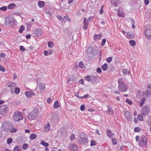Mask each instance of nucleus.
<instances>
[{
    "instance_id": "2",
    "label": "nucleus",
    "mask_w": 151,
    "mask_h": 151,
    "mask_svg": "<svg viewBox=\"0 0 151 151\" xmlns=\"http://www.w3.org/2000/svg\"><path fill=\"white\" fill-rule=\"evenodd\" d=\"M38 114V110L37 108H35L32 112L28 114V118L30 120L35 119Z\"/></svg>"
},
{
    "instance_id": "53",
    "label": "nucleus",
    "mask_w": 151,
    "mask_h": 151,
    "mask_svg": "<svg viewBox=\"0 0 151 151\" xmlns=\"http://www.w3.org/2000/svg\"><path fill=\"white\" fill-rule=\"evenodd\" d=\"M85 109V106L84 105H81L80 107V109L81 111H83Z\"/></svg>"
},
{
    "instance_id": "18",
    "label": "nucleus",
    "mask_w": 151,
    "mask_h": 151,
    "mask_svg": "<svg viewBox=\"0 0 151 151\" xmlns=\"http://www.w3.org/2000/svg\"><path fill=\"white\" fill-rule=\"evenodd\" d=\"M107 133L108 136L109 138H111L113 137L114 134L112 133L111 130L110 129H108L107 130Z\"/></svg>"
},
{
    "instance_id": "13",
    "label": "nucleus",
    "mask_w": 151,
    "mask_h": 151,
    "mask_svg": "<svg viewBox=\"0 0 151 151\" xmlns=\"http://www.w3.org/2000/svg\"><path fill=\"white\" fill-rule=\"evenodd\" d=\"M25 94L27 97L30 98L32 96H34L35 95V93L32 91H27L25 92Z\"/></svg>"
},
{
    "instance_id": "63",
    "label": "nucleus",
    "mask_w": 151,
    "mask_h": 151,
    "mask_svg": "<svg viewBox=\"0 0 151 151\" xmlns=\"http://www.w3.org/2000/svg\"><path fill=\"white\" fill-rule=\"evenodd\" d=\"M26 38L27 39H30L31 38L30 35L29 34H27L26 35Z\"/></svg>"
},
{
    "instance_id": "55",
    "label": "nucleus",
    "mask_w": 151,
    "mask_h": 151,
    "mask_svg": "<svg viewBox=\"0 0 151 151\" xmlns=\"http://www.w3.org/2000/svg\"><path fill=\"white\" fill-rule=\"evenodd\" d=\"M88 94H86L85 95H84L83 96H81V99L82 98H85V99H87L88 97Z\"/></svg>"
},
{
    "instance_id": "33",
    "label": "nucleus",
    "mask_w": 151,
    "mask_h": 151,
    "mask_svg": "<svg viewBox=\"0 0 151 151\" xmlns=\"http://www.w3.org/2000/svg\"><path fill=\"white\" fill-rule=\"evenodd\" d=\"M130 45L132 46H134L135 45L136 43L135 41L134 40H130L129 41Z\"/></svg>"
},
{
    "instance_id": "14",
    "label": "nucleus",
    "mask_w": 151,
    "mask_h": 151,
    "mask_svg": "<svg viewBox=\"0 0 151 151\" xmlns=\"http://www.w3.org/2000/svg\"><path fill=\"white\" fill-rule=\"evenodd\" d=\"M50 130V124L49 123L46 124L43 130L45 132H47Z\"/></svg>"
},
{
    "instance_id": "56",
    "label": "nucleus",
    "mask_w": 151,
    "mask_h": 151,
    "mask_svg": "<svg viewBox=\"0 0 151 151\" xmlns=\"http://www.w3.org/2000/svg\"><path fill=\"white\" fill-rule=\"evenodd\" d=\"M75 135L73 134H71L70 136V139L71 140H73L74 139Z\"/></svg>"
},
{
    "instance_id": "49",
    "label": "nucleus",
    "mask_w": 151,
    "mask_h": 151,
    "mask_svg": "<svg viewBox=\"0 0 151 151\" xmlns=\"http://www.w3.org/2000/svg\"><path fill=\"white\" fill-rule=\"evenodd\" d=\"M112 142L114 145H116L117 143V140L115 138H113L112 139Z\"/></svg>"
},
{
    "instance_id": "59",
    "label": "nucleus",
    "mask_w": 151,
    "mask_h": 151,
    "mask_svg": "<svg viewBox=\"0 0 151 151\" xmlns=\"http://www.w3.org/2000/svg\"><path fill=\"white\" fill-rule=\"evenodd\" d=\"M79 93L78 92H77L75 94V96L77 97L78 99H81V96H79Z\"/></svg>"
},
{
    "instance_id": "12",
    "label": "nucleus",
    "mask_w": 151,
    "mask_h": 151,
    "mask_svg": "<svg viewBox=\"0 0 151 151\" xmlns=\"http://www.w3.org/2000/svg\"><path fill=\"white\" fill-rule=\"evenodd\" d=\"M102 35L101 34H94L93 36L94 40L95 41L99 40L101 38Z\"/></svg>"
},
{
    "instance_id": "47",
    "label": "nucleus",
    "mask_w": 151,
    "mask_h": 151,
    "mask_svg": "<svg viewBox=\"0 0 151 151\" xmlns=\"http://www.w3.org/2000/svg\"><path fill=\"white\" fill-rule=\"evenodd\" d=\"M19 49L21 51L23 52L25 50V47L23 46H20L19 47Z\"/></svg>"
},
{
    "instance_id": "22",
    "label": "nucleus",
    "mask_w": 151,
    "mask_h": 151,
    "mask_svg": "<svg viewBox=\"0 0 151 151\" xmlns=\"http://www.w3.org/2000/svg\"><path fill=\"white\" fill-rule=\"evenodd\" d=\"M111 4L115 7L118 6L117 0H112L111 1Z\"/></svg>"
},
{
    "instance_id": "16",
    "label": "nucleus",
    "mask_w": 151,
    "mask_h": 151,
    "mask_svg": "<svg viewBox=\"0 0 151 151\" xmlns=\"http://www.w3.org/2000/svg\"><path fill=\"white\" fill-rule=\"evenodd\" d=\"M8 86L11 89H13L16 87V85L15 83L13 82H10L8 83Z\"/></svg>"
},
{
    "instance_id": "1",
    "label": "nucleus",
    "mask_w": 151,
    "mask_h": 151,
    "mask_svg": "<svg viewBox=\"0 0 151 151\" xmlns=\"http://www.w3.org/2000/svg\"><path fill=\"white\" fill-rule=\"evenodd\" d=\"M118 88L119 91L123 92H124L127 90V86L126 84L124 83L122 78L119 79L118 80Z\"/></svg>"
},
{
    "instance_id": "26",
    "label": "nucleus",
    "mask_w": 151,
    "mask_h": 151,
    "mask_svg": "<svg viewBox=\"0 0 151 151\" xmlns=\"http://www.w3.org/2000/svg\"><path fill=\"white\" fill-rule=\"evenodd\" d=\"M57 17L58 18V19L64 23L66 21L64 20L63 18L61 16L59 15H58L57 16Z\"/></svg>"
},
{
    "instance_id": "64",
    "label": "nucleus",
    "mask_w": 151,
    "mask_h": 151,
    "mask_svg": "<svg viewBox=\"0 0 151 151\" xmlns=\"http://www.w3.org/2000/svg\"><path fill=\"white\" fill-rule=\"evenodd\" d=\"M44 54L46 56H47L49 55V52L48 51H44Z\"/></svg>"
},
{
    "instance_id": "34",
    "label": "nucleus",
    "mask_w": 151,
    "mask_h": 151,
    "mask_svg": "<svg viewBox=\"0 0 151 151\" xmlns=\"http://www.w3.org/2000/svg\"><path fill=\"white\" fill-rule=\"evenodd\" d=\"M91 77H91L90 76H86L85 77V79L88 82H90L91 81Z\"/></svg>"
},
{
    "instance_id": "21",
    "label": "nucleus",
    "mask_w": 151,
    "mask_h": 151,
    "mask_svg": "<svg viewBox=\"0 0 151 151\" xmlns=\"http://www.w3.org/2000/svg\"><path fill=\"white\" fill-rule=\"evenodd\" d=\"M60 106L58 101H55L53 105V107L57 109L60 107Z\"/></svg>"
},
{
    "instance_id": "25",
    "label": "nucleus",
    "mask_w": 151,
    "mask_h": 151,
    "mask_svg": "<svg viewBox=\"0 0 151 151\" xmlns=\"http://www.w3.org/2000/svg\"><path fill=\"white\" fill-rule=\"evenodd\" d=\"M44 2L42 1H39L38 2V5L40 8H42L44 5Z\"/></svg>"
},
{
    "instance_id": "35",
    "label": "nucleus",
    "mask_w": 151,
    "mask_h": 151,
    "mask_svg": "<svg viewBox=\"0 0 151 151\" xmlns=\"http://www.w3.org/2000/svg\"><path fill=\"white\" fill-rule=\"evenodd\" d=\"M48 46L50 48H52L54 45L53 42H48L47 43Z\"/></svg>"
},
{
    "instance_id": "61",
    "label": "nucleus",
    "mask_w": 151,
    "mask_h": 151,
    "mask_svg": "<svg viewBox=\"0 0 151 151\" xmlns=\"http://www.w3.org/2000/svg\"><path fill=\"white\" fill-rule=\"evenodd\" d=\"M144 3L146 5H147L149 4V0H144Z\"/></svg>"
},
{
    "instance_id": "48",
    "label": "nucleus",
    "mask_w": 151,
    "mask_h": 151,
    "mask_svg": "<svg viewBox=\"0 0 151 151\" xmlns=\"http://www.w3.org/2000/svg\"><path fill=\"white\" fill-rule=\"evenodd\" d=\"M28 145L27 144H24L23 145V148L24 150H26L28 147Z\"/></svg>"
},
{
    "instance_id": "44",
    "label": "nucleus",
    "mask_w": 151,
    "mask_h": 151,
    "mask_svg": "<svg viewBox=\"0 0 151 151\" xmlns=\"http://www.w3.org/2000/svg\"><path fill=\"white\" fill-rule=\"evenodd\" d=\"M17 131V129L14 127H12L10 129V132L11 133L15 132Z\"/></svg>"
},
{
    "instance_id": "50",
    "label": "nucleus",
    "mask_w": 151,
    "mask_h": 151,
    "mask_svg": "<svg viewBox=\"0 0 151 151\" xmlns=\"http://www.w3.org/2000/svg\"><path fill=\"white\" fill-rule=\"evenodd\" d=\"M12 139L11 138H9L7 139V143L8 144H10L12 142Z\"/></svg>"
},
{
    "instance_id": "27",
    "label": "nucleus",
    "mask_w": 151,
    "mask_h": 151,
    "mask_svg": "<svg viewBox=\"0 0 151 151\" xmlns=\"http://www.w3.org/2000/svg\"><path fill=\"white\" fill-rule=\"evenodd\" d=\"M40 144L46 147H48L49 146L48 144L47 143L45 142L43 140H42L41 141Z\"/></svg>"
},
{
    "instance_id": "8",
    "label": "nucleus",
    "mask_w": 151,
    "mask_h": 151,
    "mask_svg": "<svg viewBox=\"0 0 151 151\" xmlns=\"http://www.w3.org/2000/svg\"><path fill=\"white\" fill-rule=\"evenodd\" d=\"M124 116L129 121L132 120V118L130 116V113L127 111H125L124 113Z\"/></svg>"
},
{
    "instance_id": "32",
    "label": "nucleus",
    "mask_w": 151,
    "mask_h": 151,
    "mask_svg": "<svg viewBox=\"0 0 151 151\" xmlns=\"http://www.w3.org/2000/svg\"><path fill=\"white\" fill-rule=\"evenodd\" d=\"M138 119L140 121H143V116L140 114H138L137 115Z\"/></svg>"
},
{
    "instance_id": "9",
    "label": "nucleus",
    "mask_w": 151,
    "mask_h": 151,
    "mask_svg": "<svg viewBox=\"0 0 151 151\" xmlns=\"http://www.w3.org/2000/svg\"><path fill=\"white\" fill-rule=\"evenodd\" d=\"M145 34L146 37L148 39L151 38V29H147L145 32Z\"/></svg>"
},
{
    "instance_id": "37",
    "label": "nucleus",
    "mask_w": 151,
    "mask_h": 151,
    "mask_svg": "<svg viewBox=\"0 0 151 151\" xmlns=\"http://www.w3.org/2000/svg\"><path fill=\"white\" fill-rule=\"evenodd\" d=\"M24 27L23 25H22L19 29V32L20 33H21L22 32L23 30H24Z\"/></svg>"
},
{
    "instance_id": "7",
    "label": "nucleus",
    "mask_w": 151,
    "mask_h": 151,
    "mask_svg": "<svg viewBox=\"0 0 151 151\" xmlns=\"http://www.w3.org/2000/svg\"><path fill=\"white\" fill-rule=\"evenodd\" d=\"M34 33L35 35L38 37H40L42 34V32L41 29L39 28H36L34 30Z\"/></svg>"
},
{
    "instance_id": "3",
    "label": "nucleus",
    "mask_w": 151,
    "mask_h": 151,
    "mask_svg": "<svg viewBox=\"0 0 151 151\" xmlns=\"http://www.w3.org/2000/svg\"><path fill=\"white\" fill-rule=\"evenodd\" d=\"M13 117L14 121L18 122L22 120L23 119V116L21 112L17 111L14 113Z\"/></svg>"
},
{
    "instance_id": "29",
    "label": "nucleus",
    "mask_w": 151,
    "mask_h": 151,
    "mask_svg": "<svg viewBox=\"0 0 151 151\" xmlns=\"http://www.w3.org/2000/svg\"><path fill=\"white\" fill-rule=\"evenodd\" d=\"M108 65L107 63H104L102 66V68L103 70L105 71L107 70Z\"/></svg>"
},
{
    "instance_id": "62",
    "label": "nucleus",
    "mask_w": 151,
    "mask_h": 151,
    "mask_svg": "<svg viewBox=\"0 0 151 151\" xmlns=\"http://www.w3.org/2000/svg\"><path fill=\"white\" fill-rule=\"evenodd\" d=\"M91 77H92L91 78V81H93V80H95L96 79V77L93 76H91Z\"/></svg>"
},
{
    "instance_id": "28",
    "label": "nucleus",
    "mask_w": 151,
    "mask_h": 151,
    "mask_svg": "<svg viewBox=\"0 0 151 151\" xmlns=\"http://www.w3.org/2000/svg\"><path fill=\"white\" fill-rule=\"evenodd\" d=\"M108 112L110 115H112L113 114L112 109L109 106L108 107Z\"/></svg>"
},
{
    "instance_id": "36",
    "label": "nucleus",
    "mask_w": 151,
    "mask_h": 151,
    "mask_svg": "<svg viewBox=\"0 0 151 151\" xmlns=\"http://www.w3.org/2000/svg\"><path fill=\"white\" fill-rule=\"evenodd\" d=\"M15 88L14 92L16 94H19L20 91V89L19 88H16L15 87Z\"/></svg>"
},
{
    "instance_id": "51",
    "label": "nucleus",
    "mask_w": 151,
    "mask_h": 151,
    "mask_svg": "<svg viewBox=\"0 0 151 151\" xmlns=\"http://www.w3.org/2000/svg\"><path fill=\"white\" fill-rule=\"evenodd\" d=\"M27 27L30 28L32 26V24L31 22H28L27 23Z\"/></svg>"
},
{
    "instance_id": "5",
    "label": "nucleus",
    "mask_w": 151,
    "mask_h": 151,
    "mask_svg": "<svg viewBox=\"0 0 151 151\" xmlns=\"http://www.w3.org/2000/svg\"><path fill=\"white\" fill-rule=\"evenodd\" d=\"M78 140L80 143L83 144H85L88 140L87 135L84 134H81Z\"/></svg>"
},
{
    "instance_id": "43",
    "label": "nucleus",
    "mask_w": 151,
    "mask_h": 151,
    "mask_svg": "<svg viewBox=\"0 0 151 151\" xmlns=\"http://www.w3.org/2000/svg\"><path fill=\"white\" fill-rule=\"evenodd\" d=\"M7 9V8L6 6H3L0 7V10L5 11Z\"/></svg>"
},
{
    "instance_id": "42",
    "label": "nucleus",
    "mask_w": 151,
    "mask_h": 151,
    "mask_svg": "<svg viewBox=\"0 0 151 151\" xmlns=\"http://www.w3.org/2000/svg\"><path fill=\"white\" fill-rule=\"evenodd\" d=\"M126 102L129 105H131L132 104V102L129 99H127L126 100Z\"/></svg>"
},
{
    "instance_id": "46",
    "label": "nucleus",
    "mask_w": 151,
    "mask_h": 151,
    "mask_svg": "<svg viewBox=\"0 0 151 151\" xmlns=\"http://www.w3.org/2000/svg\"><path fill=\"white\" fill-rule=\"evenodd\" d=\"M79 66L81 68H83L85 67V65L83 62L82 61H81L79 63Z\"/></svg>"
},
{
    "instance_id": "60",
    "label": "nucleus",
    "mask_w": 151,
    "mask_h": 151,
    "mask_svg": "<svg viewBox=\"0 0 151 151\" xmlns=\"http://www.w3.org/2000/svg\"><path fill=\"white\" fill-rule=\"evenodd\" d=\"M96 71L99 73H100L101 72V70L99 68H97Z\"/></svg>"
},
{
    "instance_id": "19",
    "label": "nucleus",
    "mask_w": 151,
    "mask_h": 151,
    "mask_svg": "<svg viewBox=\"0 0 151 151\" xmlns=\"http://www.w3.org/2000/svg\"><path fill=\"white\" fill-rule=\"evenodd\" d=\"M39 88L41 91L45 90V85L43 84L40 83L38 85Z\"/></svg>"
},
{
    "instance_id": "15",
    "label": "nucleus",
    "mask_w": 151,
    "mask_h": 151,
    "mask_svg": "<svg viewBox=\"0 0 151 151\" xmlns=\"http://www.w3.org/2000/svg\"><path fill=\"white\" fill-rule=\"evenodd\" d=\"M5 22L8 23L10 25H12L14 24V19L12 18H6L5 19Z\"/></svg>"
},
{
    "instance_id": "20",
    "label": "nucleus",
    "mask_w": 151,
    "mask_h": 151,
    "mask_svg": "<svg viewBox=\"0 0 151 151\" xmlns=\"http://www.w3.org/2000/svg\"><path fill=\"white\" fill-rule=\"evenodd\" d=\"M16 7V5L12 3L9 4L8 6L9 9H11L14 8Z\"/></svg>"
},
{
    "instance_id": "38",
    "label": "nucleus",
    "mask_w": 151,
    "mask_h": 151,
    "mask_svg": "<svg viewBox=\"0 0 151 151\" xmlns=\"http://www.w3.org/2000/svg\"><path fill=\"white\" fill-rule=\"evenodd\" d=\"M20 146H17L14 148L13 151H20Z\"/></svg>"
},
{
    "instance_id": "4",
    "label": "nucleus",
    "mask_w": 151,
    "mask_h": 151,
    "mask_svg": "<svg viewBox=\"0 0 151 151\" xmlns=\"http://www.w3.org/2000/svg\"><path fill=\"white\" fill-rule=\"evenodd\" d=\"M9 108L6 105H2L0 106V114L4 116L8 112Z\"/></svg>"
},
{
    "instance_id": "58",
    "label": "nucleus",
    "mask_w": 151,
    "mask_h": 151,
    "mask_svg": "<svg viewBox=\"0 0 151 151\" xmlns=\"http://www.w3.org/2000/svg\"><path fill=\"white\" fill-rule=\"evenodd\" d=\"M103 6H102L101 7V9H100L99 12L100 14H102L103 13Z\"/></svg>"
},
{
    "instance_id": "54",
    "label": "nucleus",
    "mask_w": 151,
    "mask_h": 151,
    "mask_svg": "<svg viewBox=\"0 0 151 151\" xmlns=\"http://www.w3.org/2000/svg\"><path fill=\"white\" fill-rule=\"evenodd\" d=\"M0 70L3 72H4L5 70L4 67L1 65H0Z\"/></svg>"
},
{
    "instance_id": "40",
    "label": "nucleus",
    "mask_w": 151,
    "mask_h": 151,
    "mask_svg": "<svg viewBox=\"0 0 151 151\" xmlns=\"http://www.w3.org/2000/svg\"><path fill=\"white\" fill-rule=\"evenodd\" d=\"M145 94L146 95L149 96L151 94V92L150 90H147L145 92Z\"/></svg>"
},
{
    "instance_id": "52",
    "label": "nucleus",
    "mask_w": 151,
    "mask_h": 151,
    "mask_svg": "<svg viewBox=\"0 0 151 151\" xmlns=\"http://www.w3.org/2000/svg\"><path fill=\"white\" fill-rule=\"evenodd\" d=\"M106 40L105 39H103V40H102L101 44V45L102 46H104L105 45V43L106 42Z\"/></svg>"
},
{
    "instance_id": "41",
    "label": "nucleus",
    "mask_w": 151,
    "mask_h": 151,
    "mask_svg": "<svg viewBox=\"0 0 151 151\" xmlns=\"http://www.w3.org/2000/svg\"><path fill=\"white\" fill-rule=\"evenodd\" d=\"M141 131V128L139 127H136L134 129V131L136 132H139Z\"/></svg>"
},
{
    "instance_id": "24",
    "label": "nucleus",
    "mask_w": 151,
    "mask_h": 151,
    "mask_svg": "<svg viewBox=\"0 0 151 151\" xmlns=\"http://www.w3.org/2000/svg\"><path fill=\"white\" fill-rule=\"evenodd\" d=\"M122 72L126 75H128L129 73V71L127 69H123L122 70Z\"/></svg>"
},
{
    "instance_id": "23",
    "label": "nucleus",
    "mask_w": 151,
    "mask_h": 151,
    "mask_svg": "<svg viewBox=\"0 0 151 151\" xmlns=\"http://www.w3.org/2000/svg\"><path fill=\"white\" fill-rule=\"evenodd\" d=\"M118 16L121 17H124L125 14L122 11H119L117 14Z\"/></svg>"
},
{
    "instance_id": "30",
    "label": "nucleus",
    "mask_w": 151,
    "mask_h": 151,
    "mask_svg": "<svg viewBox=\"0 0 151 151\" xmlns=\"http://www.w3.org/2000/svg\"><path fill=\"white\" fill-rule=\"evenodd\" d=\"M127 38L128 39H132L134 37L132 35H131L129 32L127 33Z\"/></svg>"
},
{
    "instance_id": "31",
    "label": "nucleus",
    "mask_w": 151,
    "mask_h": 151,
    "mask_svg": "<svg viewBox=\"0 0 151 151\" xmlns=\"http://www.w3.org/2000/svg\"><path fill=\"white\" fill-rule=\"evenodd\" d=\"M37 137V135L35 134H32L30 136V138L31 140L35 139Z\"/></svg>"
},
{
    "instance_id": "10",
    "label": "nucleus",
    "mask_w": 151,
    "mask_h": 151,
    "mask_svg": "<svg viewBox=\"0 0 151 151\" xmlns=\"http://www.w3.org/2000/svg\"><path fill=\"white\" fill-rule=\"evenodd\" d=\"M88 22V19H87L86 17L84 18L83 22V28L85 30H86L87 29Z\"/></svg>"
},
{
    "instance_id": "6",
    "label": "nucleus",
    "mask_w": 151,
    "mask_h": 151,
    "mask_svg": "<svg viewBox=\"0 0 151 151\" xmlns=\"http://www.w3.org/2000/svg\"><path fill=\"white\" fill-rule=\"evenodd\" d=\"M147 140L146 137H141L140 138L139 141V145L142 147H144L146 145Z\"/></svg>"
},
{
    "instance_id": "11",
    "label": "nucleus",
    "mask_w": 151,
    "mask_h": 151,
    "mask_svg": "<svg viewBox=\"0 0 151 151\" xmlns=\"http://www.w3.org/2000/svg\"><path fill=\"white\" fill-rule=\"evenodd\" d=\"M149 109L148 107H144L142 109V113L143 115H145L147 114L149 112Z\"/></svg>"
},
{
    "instance_id": "39",
    "label": "nucleus",
    "mask_w": 151,
    "mask_h": 151,
    "mask_svg": "<svg viewBox=\"0 0 151 151\" xmlns=\"http://www.w3.org/2000/svg\"><path fill=\"white\" fill-rule=\"evenodd\" d=\"M63 19L64 20L65 19L67 21H68L69 22H70V18L68 17V15H65V16L64 17Z\"/></svg>"
},
{
    "instance_id": "17",
    "label": "nucleus",
    "mask_w": 151,
    "mask_h": 151,
    "mask_svg": "<svg viewBox=\"0 0 151 151\" xmlns=\"http://www.w3.org/2000/svg\"><path fill=\"white\" fill-rule=\"evenodd\" d=\"M70 149L72 151H76L77 149V147L74 144H71L70 146Z\"/></svg>"
},
{
    "instance_id": "57",
    "label": "nucleus",
    "mask_w": 151,
    "mask_h": 151,
    "mask_svg": "<svg viewBox=\"0 0 151 151\" xmlns=\"http://www.w3.org/2000/svg\"><path fill=\"white\" fill-rule=\"evenodd\" d=\"M96 144V142L94 140H92L91 141V146H93Z\"/></svg>"
},
{
    "instance_id": "45",
    "label": "nucleus",
    "mask_w": 151,
    "mask_h": 151,
    "mask_svg": "<svg viewBox=\"0 0 151 151\" xmlns=\"http://www.w3.org/2000/svg\"><path fill=\"white\" fill-rule=\"evenodd\" d=\"M112 58L111 57H109L106 59V60L108 63H110L112 61Z\"/></svg>"
}]
</instances>
